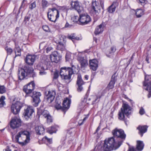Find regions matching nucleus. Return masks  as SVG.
I'll use <instances>...</instances> for the list:
<instances>
[{
	"label": "nucleus",
	"mask_w": 151,
	"mask_h": 151,
	"mask_svg": "<svg viewBox=\"0 0 151 151\" xmlns=\"http://www.w3.org/2000/svg\"><path fill=\"white\" fill-rule=\"evenodd\" d=\"M18 75V78L20 80L24 79L27 76L33 78L36 76L33 68L27 65H25L23 68H19Z\"/></svg>",
	"instance_id": "nucleus-1"
},
{
	"label": "nucleus",
	"mask_w": 151,
	"mask_h": 151,
	"mask_svg": "<svg viewBox=\"0 0 151 151\" xmlns=\"http://www.w3.org/2000/svg\"><path fill=\"white\" fill-rule=\"evenodd\" d=\"M15 139L19 145L22 146L25 145L30 142V134L27 131H20L16 136Z\"/></svg>",
	"instance_id": "nucleus-2"
},
{
	"label": "nucleus",
	"mask_w": 151,
	"mask_h": 151,
	"mask_svg": "<svg viewBox=\"0 0 151 151\" xmlns=\"http://www.w3.org/2000/svg\"><path fill=\"white\" fill-rule=\"evenodd\" d=\"M122 142L115 141L114 137H111L106 139L104 141L103 145L104 151H110L113 150H116L121 145Z\"/></svg>",
	"instance_id": "nucleus-3"
},
{
	"label": "nucleus",
	"mask_w": 151,
	"mask_h": 151,
	"mask_svg": "<svg viewBox=\"0 0 151 151\" xmlns=\"http://www.w3.org/2000/svg\"><path fill=\"white\" fill-rule=\"evenodd\" d=\"M10 99L13 102L11 108L12 112L14 114H17L19 112L22 106L23 103L18 101L15 95L12 96Z\"/></svg>",
	"instance_id": "nucleus-4"
},
{
	"label": "nucleus",
	"mask_w": 151,
	"mask_h": 151,
	"mask_svg": "<svg viewBox=\"0 0 151 151\" xmlns=\"http://www.w3.org/2000/svg\"><path fill=\"white\" fill-rule=\"evenodd\" d=\"M49 20L52 22H55L59 17V12L55 8L49 9L47 13Z\"/></svg>",
	"instance_id": "nucleus-5"
},
{
	"label": "nucleus",
	"mask_w": 151,
	"mask_h": 151,
	"mask_svg": "<svg viewBox=\"0 0 151 151\" xmlns=\"http://www.w3.org/2000/svg\"><path fill=\"white\" fill-rule=\"evenodd\" d=\"M100 10L101 6L99 3L96 1H93L91 10L92 15L94 17H96L100 12Z\"/></svg>",
	"instance_id": "nucleus-6"
},
{
	"label": "nucleus",
	"mask_w": 151,
	"mask_h": 151,
	"mask_svg": "<svg viewBox=\"0 0 151 151\" xmlns=\"http://www.w3.org/2000/svg\"><path fill=\"white\" fill-rule=\"evenodd\" d=\"M79 22L80 24L84 25L87 24L91 21V18L87 14H79Z\"/></svg>",
	"instance_id": "nucleus-7"
},
{
	"label": "nucleus",
	"mask_w": 151,
	"mask_h": 151,
	"mask_svg": "<svg viewBox=\"0 0 151 151\" xmlns=\"http://www.w3.org/2000/svg\"><path fill=\"white\" fill-rule=\"evenodd\" d=\"M35 84L33 81H32L24 86L23 91L27 94L31 93L34 89Z\"/></svg>",
	"instance_id": "nucleus-8"
},
{
	"label": "nucleus",
	"mask_w": 151,
	"mask_h": 151,
	"mask_svg": "<svg viewBox=\"0 0 151 151\" xmlns=\"http://www.w3.org/2000/svg\"><path fill=\"white\" fill-rule=\"evenodd\" d=\"M21 124L20 119L17 117L12 118L10 122L11 127L13 129H15L19 127Z\"/></svg>",
	"instance_id": "nucleus-9"
},
{
	"label": "nucleus",
	"mask_w": 151,
	"mask_h": 151,
	"mask_svg": "<svg viewBox=\"0 0 151 151\" xmlns=\"http://www.w3.org/2000/svg\"><path fill=\"white\" fill-rule=\"evenodd\" d=\"M151 84V75H146L145 78V81L143 83L144 88L146 90L150 91L151 87L150 84Z\"/></svg>",
	"instance_id": "nucleus-10"
},
{
	"label": "nucleus",
	"mask_w": 151,
	"mask_h": 151,
	"mask_svg": "<svg viewBox=\"0 0 151 151\" xmlns=\"http://www.w3.org/2000/svg\"><path fill=\"white\" fill-rule=\"evenodd\" d=\"M34 112L33 107L32 106H28L24 109L23 115L26 119L27 120L32 116V114Z\"/></svg>",
	"instance_id": "nucleus-11"
},
{
	"label": "nucleus",
	"mask_w": 151,
	"mask_h": 151,
	"mask_svg": "<svg viewBox=\"0 0 151 151\" xmlns=\"http://www.w3.org/2000/svg\"><path fill=\"white\" fill-rule=\"evenodd\" d=\"M112 133L114 137L122 139H125V138L126 135L124 134V131L121 129L116 128L112 131Z\"/></svg>",
	"instance_id": "nucleus-12"
},
{
	"label": "nucleus",
	"mask_w": 151,
	"mask_h": 151,
	"mask_svg": "<svg viewBox=\"0 0 151 151\" xmlns=\"http://www.w3.org/2000/svg\"><path fill=\"white\" fill-rule=\"evenodd\" d=\"M70 5L73 9L76 10L79 14L83 12V8L82 7L80 6L78 1H72Z\"/></svg>",
	"instance_id": "nucleus-13"
},
{
	"label": "nucleus",
	"mask_w": 151,
	"mask_h": 151,
	"mask_svg": "<svg viewBox=\"0 0 151 151\" xmlns=\"http://www.w3.org/2000/svg\"><path fill=\"white\" fill-rule=\"evenodd\" d=\"M77 60L80 63L81 67L82 68L86 67L88 65L87 60L86 58L81 56L79 54L78 55Z\"/></svg>",
	"instance_id": "nucleus-14"
},
{
	"label": "nucleus",
	"mask_w": 151,
	"mask_h": 151,
	"mask_svg": "<svg viewBox=\"0 0 151 151\" xmlns=\"http://www.w3.org/2000/svg\"><path fill=\"white\" fill-rule=\"evenodd\" d=\"M115 77L114 75L112 76L111 79L107 87L104 91L103 93L104 94L106 93V92L109 91V90L113 88L114 87V84L115 82Z\"/></svg>",
	"instance_id": "nucleus-15"
},
{
	"label": "nucleus",
	"mask_w": 151,
	"mask_h": 151,
	"mask_svg": "<svg viewBox=\"0 0 151 151\" xmlns=\"http://www.w3.org/2000/svg\"><path fill=\"white\" fill-rule=\"evenodd\" d=\"M85 83L82 79L81 76L80 74H78L77 84L78 86L77 90L78 91H81L83 89L82 86Z\"/></svg>",
	"instance_id": "nucleus-16"
},
{
	"label": "nucleus",
	"mask_w": 151,
	"mask_h": 151,
	"mask_svg": "<svg viewBox=\"0 0 151 151\" xmlns=\"http://www.w3.org/2000/svg\"><path fill=\"white\" fill-rule=\"evenodd\" d=\"M73 73V70L72 68L69 67L68 68L63 67L61 68V69L60 75L61 76L62 74L65 75V74H66L72 75Z\"/></svg>",
	"instance_id": "nucleus-17"
},
{
	"label": "nucleus",
	"mask_w": 151,
	"mask_h": 151,
	"mask_svg": "<svg viewBox=\"0 0 151 151\" xmlns=\"http://www.w3.org/2000/svg\"><path fill=\"white\" fill-rule=\"evenodd\" d=\"M122 111L124 114L128 116L131 113V107L127 104L124 103L123 105Z\"/></svg>",
	"instance_id": "nucleus-18"
},
{
	"label": "nucleus",
	"mask_w": 151,
	"mask_h": 151,
	"mask_svg": "<svg viewBox=\"0 0 151 151\" xmlns=\"http://www.w3.org/2000/svg\"><path fill=\"white\" fill-rule=\"evenodd\" d=\"M41 95H32L31 97L32 98V103L33 105L35 107L37 106L41 101L40 96Z\"/></svg>",
	"instance_id": "nucleus-19"
},
{
	"label": "nucleus",
	"mask_w": 151,
	"mask_h": 151,
	"mask_svg": "<svg viewBox=\"0 0 151 151\" xmlns=\"http://www.w3.org/2000/svg\"><path fill=\"white\" fill-rule=\"evenodd\" d=\"M35 58L36 57L35 55H28L25 59L26 62L29 65H32Z\"/></svg>",
	"instance_id": "nucleus-20"
},
{
	"label": "nucleus",
	"mask_w": 151,
	"mask_h": 151,
	"mask_svg": "<svg viewBox=\"0 0 151 151\" xmlns=\"http://www.w3.org/2000/svg\"><path fill=\"white\" fill-rule=\"evenodd\" d=\"M71 99L68 98H65L63 103V109L65 110L68 109L70 107L71 103Z\"/></svg>",
	"instance_id": "nucleus-21"
},
{
	"label": "nucleus",
	"mask_w": 151,
	"mask_h": 151,
	"mask_svg": "<svg viewBox=\"0 0 151 151\" xmlns=\"http://www.w3.org/2000/svg\"><path fill=\"white\" fill-rule=\"evenodd\" d=\"M91 68L93 70L95 71L98 67V62L96 59H93L89 61Z\"/></svg>",
	"instance_id": "nucleus-22"
},
{
	"label": "nucleus",
	"mask_w": 151,
	"mask_h": 151,
	"mask_svg": "<svg viewBox=\"0 0 151 151\" xmlns=\"http://www.w3.org/2000/svg\"><path fill=\"white\" fill-rule=\"evenodd\" d=\"M36 132L39 135L43 134L45 133V129L42 125L37 126L35 128Z\"/></svg>",
	"instance_id": "nucleus-23"
},
{
	"label": "nucleus",
	"mask_w": 151,
	"mask_h": 151,
	"mask_svg": "<svg viewBox=\"0 0 151 151\" xmlns=\"http://www.w3.org/2000/svg\"><path fill=\"white\" fill-rule=\"evenodd\" d=\"M118 6V4L117 2H114L110 6L108 9V12L110 13H112L115 10L116 7Z\"/></svg>",
	"instance_id": "nucleus-24"
},
{
	"label": "nucleus",
	"mask_w": 151,
	"mask_h": 151,
	"mask_svg": "<svg viewBox=\"0 0 151 151\" xmlns=\"http://www.w3.org/2000/svg\"><path fill=\"white\" fill-rule=\"evenodd\" d=\"M144 145L143 142L140 140H137V141L136 148L137 150L139 151H142L143 149Z\"/></svg>",
	"instance_id": "nucleus-25"
},
{
	"label": "nucleus",
	"mask_w": 151,
	"mask_h": 151,
	"mask_svg": "<svg viewBox=\"0 0 151 151\" xmlns=\"http://www.w3.org/2000/svg\"><path fill=\"white\" fill-rule=\"evenodd\" d=\"M139 131V134L141 136H143V134L146 132L147 130V127L146 126H139L137 128Z\"/></svg>",
	"instance_id": "nucleus-26"
},
{
	"label": "nucleus",
	"mask_w": 151,
	"mask_h": 151,
	"mask_svg": "<svg viewBox=\"0 0 151 151\" xmlns=\"http://www.w3.org/2000/svg\"><path fill=\"white\" fill-rule=\"evenodd\" d=\"M72 75L69 74H62L60 76L62 79L65 80L67 83H68L70 82V79L71 78V76Z\"/></svg>",
	"instance_id": "nucleus-27"
},
{
	"label": "nucleus",
	"mask_w": 151,
	"mask_h": 151,
	"mask_svg": "<svg viewBox=\"0 0 151 151\" xmlns=\"http://www.w3.org/2000/svg\"><path fill=\"white\" fill-rule=\"evenodd\" d=\"M43 62L47 66L49 67L51 65V62L50 61L48 57L46 55H44L42 57Z\"/></svg>",
	"instance_id": "nucleus-28"
},
{
	"label": "nucleus",
	"mask_w": 151,
	"mask_h": 151,
	"mask_svg": "<svg viewBox=\"0 0 151 151\" xmlns=\"http://www.w3.org/2000/svg\"><path fill=\"white\" fill-rule=\"evenodd\" d=\"M14 52L15 54V57L20 56L21 55V50L19 47L15 43V47L14 49Z\"/></svg>",
	"instance_id": "nucleus-29"
},
{
	"label": "nucleus",
	"mask_w": 151,
	"mask_h": 151,
	"mask_svg": "<svg viewBox=\"0 0 151 151\" xmlns=\"http://www.w3.org/2000/svg\"><path fill=\"white\" fill-rule=\"evenodd\" d=\"M55 97L53 95H45V99L48 103H50L53 100Z\"/></svg>",
	"instance_id": "nucleus-30"
},
{
	"label": "nucleus",
	"mask_w": 151,
	"mask_h": 151,
	"mask_svg": "<svg viewBox=\"0 0 151 151\" xmlns=\"http://www.w3.org/2000/svg\"><path fill=\"white\" fill-rule=\"evenodd\" d=\"M102 26L103 25L101 24L96 27L94 32L95 35H98L103 32V29Z\"/></svg>",
	"instance_id": "nucleus-31"
},
{
	"label": "nucleus",
	"mask_w": 151,
	"mask_h": 151,
	"mask_svg": "<svg viewBox=\"0 0 151 151\" xmlns=\"http://www.w3.org/2000/svg\"><path fill=\"white\" fill-rule=\"evenodd\" d=\"M57 129L55 126H52L47 129V131L50 134H52L55 133L57 131Z\"/></svg>",
	"instance_id": "nucleus-32"
},
{
	"label": "nucleus",
	"mask_w": 151,
	"mask_h": 151,
	"mask_svg": "<svg viewBox=\"0 0 151 151\" xmlns=\"http://www.w3.org/2000/svg\"><path fill=\"white\" fill-rule=\"evenodd\" d=\"M57 48L58 50H61L62 51L65 50V45L61 41L59 42V44L57 46Z\"/></svg>",
	"instance_id": "nucleus-33"
},
{
	"label": "nucleus",
	"mask_w": 151,
	"mask_h": 151,
	"mask_svg": "<svg viewBox=\"0 0 151 151\" xmlns=\"http://www.w3.org/2000/svg\"><path fill=\"white\" fill-rule=\"evenodd\" d=\"M136 15L137 18L141 17L143 14V12L141 9H137L136 12Z\"/></svg>",
	"instance_id": "nucleus-34"
},
{
	"label": "nucleus",
	"mask_w": 151,
	"mask_h": 151,
	"mask_svg": "<svg viewBox=\"0 0 151 151\" xmlns=\"http://www.w3.org/2000/svg\"><path fill=\"white\" fill-rule=\"evenodd\" d=\"M68 38L74 42L75 40H80V38L78 37H76L74 34L68 36Z\"/></svg>",
	"instance_id": "nucleus-35"
},
{
	"label": "nucleus",
	"mask_w": 151,
	"mask_h": 151,
	"mask_svg": "<svg viewBox=\"0 0 151 151\" xmlns=\"http://www.w3.org/2000/svg\"><path fill=\"white\" fill-rule=\"evenodd\" d=\"M5 99V98L4 96H2L0 98V108L3 107L5 105V103L4 101Z\"/></svg>",
	"instance_id": "nucleus-36"
},
{
	"label": "nucleus",
	"mask_w": 151,
	"mask_h": 151,
	"mask_svg": "<svg viewBox=\"0 0 151 151\" xmlns=\"http://www.w3.org/2000/svg\"><path fill=\"white\" fill-rule=\"evenodd\" d=\"M36 68L40 71L43 70H45V68L43 66V64L42 63H40L36 66Z\"/></svg>",
	"instance_id": "nucleus-37"
},
{
	"label": "nucleus",
	"mask_w": 151,
	"mask_h": 151,
	"mask_svg": "<svg viewBox=\"0 0 151 151\" xmlns=\"http://www.w3.org/2000/svg\"><path fill=\"white\" fill-rule=\"evenodd\" d=\"M124 113L122 111V108H121V111L119 112V118L120 120H124Z\"/></svg>",
	"instance_id": "nucleus-38"
},
{
	"label": "nucleus",
	"mask_w": 151,
	"mask_h": 151,
	"mask_svg": "<svg viewBox=\"0 0 151 151\" xmlns=\"http://www.w3.org/2000/svg\"><path fill=\"white\" fill-rule=\"evenodd\" d=\"M58 55H59L57 52H52V54L50 55V58L51 61H52L53 60V59L56 57Z\"/></svg>",
	"instance_id": "nucleus-39"
},
{
	"label": "nucleus",
	"mask_w": 151,
	"mask_h": 151,
	"mask_svg": "<svg viewBox=\"0 0 151 151\" xmlns=\"http://www.w3.org/2000/svg\"><path fill=\"white\" fill-rule=\"evenodd\" d=\"M55 102L56 104L55 105V107L56 109H58L62 108L60 105L61 103L60 101H57V100H56Z\"/></svg>",
	"instance_id": "nucleus-40"
},
{
	"label": "nucleus",
	"mask_w": 151,
	"mask_h": 151,
	"mask_svg": "<svg viewBox=\"0 0 151 151\" xmlns=\"http://www.w3.org/2000/svg\"><path fill=\"white\" fill-rule=\"evenodd\" d=\"M42 115L45 118H46L48 116H49L50 115L49 114V112L46 110H44L43 111L42 113Z\"/></svg>",
	"instance_id": "nucleus-41"
},
{
	"label": "nucleus",
	"mask_w": 151,
	"mask_h": 151,
	"mask_svg": "<svg viewBox=\"0 0 151 151\" xmlns=\"http://www.w3.org/2000/svg\"><path fill=\"white\" fill-rule=\"evenodd\" d=\"M42 6L43 8H45L48 6V2L45 0H42Z\"/></svg>",
	"instance_id": "nucleus-42"
},
{
	"label": "nucleus",
	"mask_w": 151,
	"mask_h": 151,
	"mask_svg": "<svg viewBox=\"0 0 151 151\" xmlns=\"http://www.w3.org/2000/svg\"><path fill=\"white\" fill-rule=\"evenodd\" d=\"M5 49L6 50L8 55H10L13 52L12 49L10 48H9L8 47H6Z\"/></svg>",
	"instance_id": "nucleus-43"
},
{
	"label": "nucleus",
	"mask_w": 151,
	"mask_h": 151,
	"mask_svg": "<svg viewBox=\"0 0 151 151\" xmlns=\"http://www.w3.org/2000/svg\"><path fill=\"white\" fill-rule=\"evenodd\" d=\"M42 140L48 142L49 144L52 143V139H49L47 137H43L42 139Z\"/></svg>",
	"instance_id": "nucleus-44"
},
{
	"label": "nucleus",
	"mask_w": 151,
	"mask_h": 151,
	"mask_svg": "<svg viewBox=\"0 0 151 151\" xmlns=\"http://www.w3.org/2000/svg\"><path fill=\"white\" fill-rule=\"evenodd\" d=\"M61 56L58 55L56 57L53 59V60L52 61L57 63L61 59Z\"/></svg>",
	"instance_id": "nucleus-45"
},
{
	"label": "nucleus",
	"mask_w": 151,
	"mask_h": 151,
	"mask_svg": "<svg viewBox=\"0 0 151 151\" xmlns=\"http://www.w3.org/2000/svg\"><path fill=\"white\" fill-rule=\"evenodd\" d=\"M6 88L3 86H0V93L3 94L6 92Z\"/></svg>",
	"instance_id": "nucleus-46"
},
{
	"label": "nucleus",
	"mask_w": 151,
	"mask_h": 151,
	"mask_svg": "<svg viewBox=\"0 0 151 151\" xmlns=\"http://www.w3.org/2000/svg\"><path fill=\"white\" fill-rule=\"evenodd\" d=\"M71 54L70 52H68L66 53L65 59L66 61H69L71 58Z\"/></svg>",
	"instance_id": "nucleus-47"
},
{
	"label": "nucleus",
	"mask_w": 151,
	"mask_h": 151,
	"mask_svg": "<svg viewBox=\"0 0 151 151\" xmlns=\"http://www.w3.org/2000/svg\"><path fill=\"white\" fill-rule=\"evenodd\" d=\"M71 20L73 22L75 23L77 22L78 21H79V18H78L77 16H74L72 17Z\"/></svg>",
	"instance_id": "nucleus-48"
},
{
	"label": "nucleus",
	"mask_w": 151,
	"mask_h": 151,
	"mask_svg": "<svg viewBox=\"0 0 151 151\" xmlns=\"http://www.w3.org/2000/svg\"><path fill=\"white\" fill-rule=\"evenodd\" d=\"M47 92V94H55L56 93L55 89L50 90L47 91H46V93Z\"/></svg>",
	"instance_id": "nucleus-49"
},
{
	"label": "nucleus",
	"mask_w": 151,
	"mask_h": 151,
	"mask_svg": "<svg viewBox=\"0 0 151 151\" xmlns=\"http://www.w3.org/2000/svg\"><path fill=\"white\" fill-rule=\"evenodd\" d=\"M46 118L47 121L48 123H50L52 121V120L51 116L50 115L48 116Z\"/></svg>",
	"instance_id": "nucleus-50"
},
{
	"label": "nucleus",
	"mask_w": 151,
	"mask_h": 151,
	"mask_svg": "<svg viewBox=\"0 0 151 151\" xmlns=\"http://www.w3.org/2000/svg\"><path fill=\"white\" fill-rule=\"evenodd\" d=\"M59 76L58 71L56 70L54 73L53 79H57Z\"/></svg>",
	"instance_id": "nucleus-51"
},
{
	"label": "nucleus",
	"mask_w": 151,
	"mask_h": 151,
	"mask_svg": "<svg viewBox=\"0 0 151 151\" xmlns=\"http://www.w3.org/2000/svg\"><path fill=\"white\" fill-rule=\"evenodd\" d=\"M43 29L45 31L48 32L49 31V27L47 25H44L42 27Z\"/></svg>",
	"instance_id": "nucleus-52"
},
{
	"label": "nucleus",
	"mask_w": 151,
	"mask_h": 151,
	"mask_svg": "<svg viewBox=\"0 0 151 151\" xmlns=\"http://www.w3.org/2000/svg\"><path fill=\"white\" fill-rule=\"evenodd\" d=\"M36 7V4L35 2L32 3L29 6V8L31 9L35 8Z\"/></svg>",
	"instance_id": "nucleus-53"
},
{
	"label": "nucleus",
	"mask_w": 151,
	"mask_h": 151,
	"mask_svg": "<svg viewBox=\"0 0 151 151\" xmlns=\"http://www.w3.org/2000/svg\"><path fill=\"white\" fill-rule=\"evenodd\" d=\"M87 118V117H85V118H84L83 119V120H79L78 122V124L80 125H81L82 124H83V122L86 120V119Z\"/></svg>",
	"instance_id": "nucleus-54"
},
{
	"label": "nucleus",
	"mask_w": 151,
	"mask_h": 151,
	"mask_svg": "<svg viewBox=\"0 0 151 151\" xmlns=\"http://www.w3.org/2000/svg\"><path fill=\"white\" fill-rule=\"evenodd\" d=\"M45 70H42L40 71L39 74L40 75L42 76L45 75L47 74V72L45 71Z\"/></svg>",
	"instance_id": "nucleus-55"
},
{
	"label": "nucleus",
	"mask_w": 151,
	"mask_h": 151,
	"mask_svg": "<svg viewBox=\"0 0 151 151\" xmlns=\"http://www.w3.org/2000/svg\"><path fill=\"white\" fill-rule=\"evenodd\" d=\"M139 113L141 115H143L145 113L144 109L142 107H141L139 111Z\"/></svg>",
	"instance_id": "nucleus-56"
},
{
	"label": "nucleus",
	"mask_w": 151,
	"mask_h": 151,
	"mask_svg": "<svg viewBox=\"0 0 151 151\" xmlns=\"http://www.w3.org/2000/svg\"><path fill=\"white\" fill-rule=\"evenodd\" d=\"M127 151H136V149L133 147H129Z\"/></svg>",
	"instance_id": "nucleus-57"
},
{
	"label": "nucleus",
	"mask_w": 151,
	"mask_h": 151,
	"mask_svg": "<svg viewBox=\"0 0 151 151\" xmlns=\"http://www.w3.org/2000/svg\"><path fill=\"white\" fill-rule=\"evenodd\" d=\"M116 50V47H112L111 48V51L110 52V53H111L114 52Z\"/></svg>",
	"instance_id": "nucleus-58"
},
{
	"label": "nucleus",
	"mask_w": 151,
	"mask_h": 151,
	"mask_svg": "<svg viewBox=\"0 0 151 151\" xmlns=\"http://www.w3.org/2000/svg\"><path fill=\"white\" fill-rule=\"evenodd\" d=\"M73 25H72L69 24L67 22L65 24V27L66 28H70Z\"/></svg>",
	"instance_id": "nucleus-59"
},
{
	"label": "nucleus",
	"mask_w": 151,
	"mask_h": 151,
	"mask_svg": "<svg viewBox=\"0 0 151 151\" xmlns=\"http://www.w3.org/2000/svg\"><path fill=\"white\" fill-rule=\"evenodd\" d=\"M52 49V48L51 47H47L46 49V52L47 53L50 51Z\"/></svg>",
	"instance_id": "nucleus-60"
},
{
	"label": "nucleus",
	"mask_w": 151,
	"mask_h": 151,
	"mask_svg": "<svg viewBox=\"0 0 151 151\" xmlns=\"http://www.w3.org/2000/svg\"><path fill=\"white\" fill-rule=\"evenodd\" d=\"M30 19V17L29 16H26L24 18V21L26 22H27V21H29Z\"/></svg>",
	"instance_id": "nucleus-61"
},
{
	"label": "nucleus",
	"mask_w": 151,
	"mask_h": 151,
	"mask_svg": "<svg viewBox=\"0 0 151 151\" xmlns=\"http://www.w3.org/2000/svg\"><path fill=\"white\" fill-rule=\"evenodd\" d=\"M5 151H11V150L10 149L9 147L8 146H7L6 147L5 149Z\"/></svg>",
	"instance_id": "nucleus-62"
},
{
	"label": "nucleus",
	"mask_w": 151,
	"mask_h": 151,
	"mask_svg": "<svg viewBox=\"0 0 151 151\" xmlns=\"http://www.w3.org/2000/svg\"><path fill=\"white\" fill-rule=\"evenodd\" d=\"M40 93V92L36 91H34L33 92V94H39Z\"/></svg>",
	"instance_id": "nucleus-63"
},
{
	"label": "nucleus",
	"mask_w": 151,
	"mask_h": 151,
	"mask_svg": "<svg viewBox=\"0 0 151 151\" xmlns=\"http://www.w3.org/2000/svg\"><path fill=\"white\" fill-rule=\"evenodd\" d=\"M139 1L140 3H144L145 1L146 0H139Z\"/></svg>",
	"instance_id": "nucleus-64"
}]
</instances>
